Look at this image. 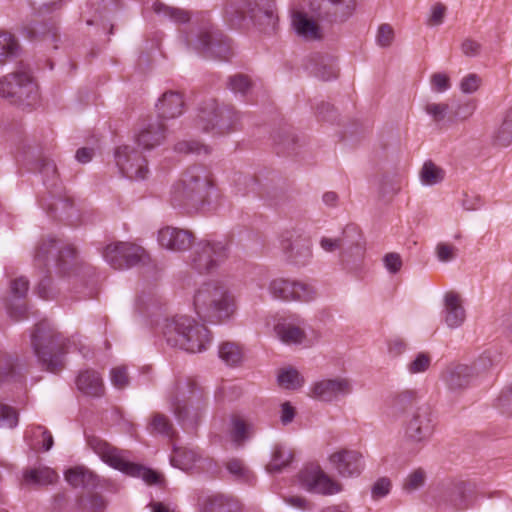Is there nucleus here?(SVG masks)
Masks as SVG:
<instances>
[{"label": "nucleus", "mask_w": 512, "mask_h": 512, "mask_svg": "<svg viewBox=\"0 0 512 512\" xmlns=\"http://www.w3.org/2000/svg\"><path fill=\"white\" fill-rule=\"evenodd\" d=\"M17 424V412L12 407L0 402V428L12 429Z\"/></svg>", "instance_id": "obj_38"}, {"label": "nucleus", "mask_w": 512, "mask_h": 512, "mask_svg": "<svg viewBox=\"0 0 512 512\" xmlns=\"http://www.w3.org/2000/svg\"><path fill=\"white\" fill-rule=\"evenodd\" d=\"M430 82L432 89L440 93L447 91L451 86L449 76L442 72L432 74Z\"/></svg>", "instance_id": "obj_46"}, {"label": "nucleus", "mask_w": 512, "mask_h": 512, "mask_svg": "<svg viewBox=\"0 0 512 512\" xmlns=\"http://www.w3.org/2000/svg\"><path fill=\"white\" fill-rule=\"evenodd\" d=\"M297 481L307 491L331 496L343 490L342 484L327 474L319 465H310L301 470Z\"/></svg>", "instance_id": "obj_9"}, {"label": "nucleus", "mask_w": 512, "mask_h": 512, "mask_svg": "<svg viewBox=\"0 0 512 512\" xmlns=\"http://www.w3.org/2000/svg\"><path fill=\"white\" fill-rule=\"evenodd\" d=\"M466 318L465 309L460 296L449 292L444 299V321L449 328L460 327Z\"/></svg>", "instance_id": "obj_17"}, {"label": "nucleus", "mask_w": 512, "mask_h": 512, "mask_svg": "<svg viewBox=\"0 0 512 512\" xmlns=\"http://www.w3.org/2000/svg\"><path fill=\"white\" fill-rule=\"evenodd\" d=\"M219 357L227 365L235 366L241 363L243 352L237 344L225 342L219 346Z\"/></svg>", "instance_id": "obj_34"}, {"label": "nucleus", "mask_w": 512, "mask_h": 512, "mask_svg": "<svg viewBox=\"0 0 512 512\" xmlns=\"http://www.w3.org/2000/svg\"><path fill=\"white\" fill-rule=\"evenodd\" d=\"M462 52L469 57L479 55L481 51V45L475 40L466 39L461 45Z\"/></svg>", "instance_id": "obj_60"}, {"label": "nucleus", "mask_w": 512, "mask_h": 512, "mask_svg": "<svg viewBox=\"0 0 512 512\" xmlns=\"http://www.w3.org/2000/svg\"><path fill=\"white\" fill-rule=\"evenodd\" d=\"M425 479V472L422 469H416L407 476L404 489L408 492L415 491L424 485Z\"/></svg>", "instance_id": "obj_42"}, {"label": "nucleus", "mask_w": 512, "mask_h": 512, "mask_svg": "<svg viewBox=\"0 0 512 512\" xmlns=\"http://www.w3.org/2000/svg\"><path fill=\"white\" fill-rule=\"evenodd\" d=\"M395 39L394 29L390 24L384 23L378 27L376 43L382 48L390 47Z\"/></svg>", "instance_id": "obj_39"}, {"label": "nucleus", "mask_w": 512, "mask_h": 512, "mask_svg": "<svg viewBox=\"0 0 512 512\" xmlns=\"http://www.w3.org/2000/svg\"><path fill=\"white\" fill-rule=\"evenodd\" d=\"M476 109V104L472 101L466 102L461 104L457 111L455 112V115L457 118L465 120L471 117Z\"/></svg>", "instance_id": "obj_62"}, {"label": "nucleus", "mask_w": 512, "mask_h": 512, "mask_svg": "<svg viewBox=\"0 0 512 512\" xmlns=\"http://www.w3.org/2000/svg\"><path fill=\"white\" fill-rule=\"evenodd\" d=\"M11 291L16 297H22L28 291V281L24 277L15 279L11 284Z\"/></svg>", "instance_id": "obj_64"}, {"label": "nucleus", "mask_w": 512, "mask_h": 512, "mask_svg": "<svg viewBox=\"0 0 512 512\" xmlns=\"http://www.w3.org/2000/svg\"><path fill=\"white\" fill-rule=\"evenodd\" d=\"M431 364V358L426 353H418L415 358L407 365L410 374H418L425 372Z\"/></svg>", "instance_id": "obj_41"}, {"label": "nucleus", "mask_w": 512, "mask_h": 512, "mask_svg": "<svg viewBox=\"0 0 512 512\" xmlns=\"http://www.w3.org/2000/svg\"><path fill=\"white\" fill-rule=\"evenodd\" d=\"M497 407L502 413L512 416V392L508 387L499 395L497 399Z\"/></svg>", "instance_id": "obj_50"}, {"label": "nucleus", "mask_w": 512, "mask_h": 512, "mask_svg": "<svg viewBox=\"0 0 512 512\" xmlns=\"http://www.w3.org/2000/svg\"><path fill=\"white\" fill-rule=\"evenodd\" d=\"M172 406L175 416L184 426H194L200 418L199 410L189 407L185 402L175 401Z\"/></svg>", "instance_id": "obj_31"}, {"label": "nucleus", "mask_w": 512, "mask_h": 512, "mask_svg": "<svg viewBox=\"0 0 512 512\" xmlns=\"http://www.w3.org/2000/svg\"><path fill=\"white\" fill-rule=\"evenodd\" d=\"M165 137L163 124L157 121L142 127L136 135V142L143 149L149 150L160 145Z\"/></svg>", "instance_id": "obj_20"}, {"label": "nucleus", "mask_w": 512, "mask_h": 512, "mask_svg": "<svg viewBox=\"0 0 512 512\" xmlns=\"http://www.w3.org/2000/svg\"><path fill=\"white\" fill-rule=\"evenodd\" d=\"M193 235L188 230L164 226L157 231V243L162 249L182 252L190 248Z\"/></svg>", "instance_id": "obj_14"}, {"label": "nucleus", "mask_w": 512, "mask_h": 512, "mask_svg": "<svg viewBox=\"0 0 512 512\" xmlns=\"http://www.w3.org/2000/svg\"><path fill=\"white\" fill-rule=\"evenodd\" d=\"M481 85V78L477 74H468L460 82V89L463 93L471 94L476 92Z\"/></svg>", "instance_id": "obj_47"}, {"label": "nucleus", "mask_w": 512, "mask_h": 512, "mask_svg": "<svg viewBox=\"0 0 512 512\" xmlns=\"http://www.w3.org/2000/svg\"><path fill=\"white\" fill-rule=\"evenodd\" d=\"M287 281L283 278L273 279L270 284V292L275 298H285Z\"/></svg>", "instance_id": "obj_56"}, {"label": "nucleus", "mask_w": 512, "mask_h": 512, "mask_svg": "<svg viewBox=\"0 0 512 512\" xmlns=\"http://www.w3.org/2000/svg\"><path fill=\"white\" fill-rule=\"evenodd\" d=\"M435 419L427 407H417L408 416L404 425V440L414 450H420L432 437Z\"/></svg>", "instance_id": "obj_7"}, {"label": "nucleus", "mask_w": 512, "mask_h": 512, "mask_svg": "<svg viewBox=\"0 0 512 512\" xmlns=\"http://www.w3.org/2000/svg\"><path fill=\"white\" fill-rule=\"evenodd\" d=\"M104 508L105 502L99 496L92 497L82 502V509L85 512H102Z\"/></svg>", "instance_id": "obj_54"}, {"label": "nucleus", "mask_w": 512, "mask_h": 512, "mask_svg": "<svg viewBox=\"0 0 512 512\" xmlns=\"http://www.w3.org/2000/svg\"><path fill=\"white\" fill-rule=\"evenodd\" d=\"M201 512H226V507L221 499L214 497H203L199 502Z\"/></svg>", "instance_id": "obj_44"}, {"label": "nucleus", "mask_w": 512, "mask_h": 512, "mask_svg": "<svg viewBox=\"0 0 512 512\" xmlns=\"http://www.w3.org/2000/svg\"><path fill=\"white\" fill-rule=\"evenodd\" d=\"M19 53V44L9 32H0V67L4 66Z\"/></svg>", "instance_id": "obj_26"}, {"label": "nucleus", "mask_w": 512, "mask_h": 512, "mask_svg": "<svg viewBox=\"0 0 512 512\" xmlns=\"http://www.w3.org/2000/svg\"><path fill=\"white\" fill-rule=\"evenodd\" d=\"M293 26L297 35L306 41H316L322 38L320 26L305 14H294Z\"/></svg>", "instance_id": "obj_22"}, {"label": "nucleus", "mask_w": 512, "mask_h": 512, "mask_svg": "<svg viewBox=\"0 0 512 512\" xmlns=\"http://www.w3.org/2000/svg\"><path fill=\"white\" fill-rule=\"evenodd\" d=\"M0 98L13 104L31 105L36 102L39 88L30 69L19 67L0 77Z\"/></svg>", "instance_id": "obj_5"}, {"label": "nucleus", "mask_w": 512, "mask_h": 512, "mask_svg": "<svg viewBox=\"0 0 512 512\" xmlns=\"http://www.w3.org/2000/svg\"><path fill=\"white\" fill-rule=\"evenodd\" d=\"M228 256L229 246L225 241H205L193 251L191 265L199 272H210L223 264Z\"/></svg>", "instance_id": "obj_8"}, {"label": "nucleus", "mask_w": 512, "mask_h": 512, "mask_svg": "<svg viewBox=\"0 0 512 512\" xmlns=\"http://www.w3.org/2000/svg\"><path fill=\"white\" fill-rule=\"evenodd\" d=\"M305 382L304 376L298 370L290 367V390H300Z\"/></svg>", "instance_id": "obj_63"}, {"label": "nucleus", "mask_w": 512, "mask_h": 512, "mask_svg": "<svg viewBox=\"0 0 512 512\" xmlns=\"http://www.w3.org/2000/svg\"><path fill=\"white\" fill-rule=\"evenodd\" d=\"M153 7L156 13L160 14L163 12L164 15H167L176 22L185 23L190 18L187 12L175 8L165 7L159 2L155 3Z\"/></svg>", "instance_id": "obj_40"}, {"label": "nucleus", "mask_w": 512, "mask_h": 512, "mask_svg": "<svg viewBox=\"0 0 512 512\" xmlns=\"http://www.w3.org/2000/svg\"><path fill=\"white\" fill-rule=\"evenodd\" d=\"M457 248L447 243H439L436 247V254L441 262H449L456 256Z\"/></svg>", "instance_id": "obj_51"}, {"label": "nucleus", "mask_w": 512, "mask_h": 512, "mask_svg": "<svg viewBox=\"0 0 512 512\" xmlns=\"http://www.w3.org/2000/svg\"><path fill=\"white\" fill-rule=\"evenodd\" d=\"M66 481L74 487L94 484L96 476L83 466L71 468L65 473Z\"/></svg>", "instance_id": "obj_30"}, {"label": "nucleus", "mask_w": 512, "mask_h": 512, "mask_svg": "<svg viewBox=\"0 0 512 512\" xmlns=\"http://www.w3.org/2000/svg\"><path fill=\"white\" fill-rule=\"evenodd\" d=\"M353 384L348 377L323 378L313 382L309 388V397L324 403H334L341 397L350 395Z\"/></svg>", "instance_id": "obj_10"}, {"label": "nucleus", "mask_w": 512, "mask_h": 512, "mask_svg": "<svg viewBox=\"0 0 512 512\" xmlns=\"http://www.w3.org/2000/svg\"><path fill=\"white\" fill-rule=\"evenodd\" d=\"M466 491V484L462 481H459L453 484L452 488L449 491V497L451 502L454 503L459 509H465L467 506L464 501V494Z\"/></svg>", "instance_id": "obj_43"}, {"label": "nucleus", "mask_w": 512, "mask_h": 512, "mask_svg": "<svg viewBox=\"0 0 512 512\" xmlns=\"http://www.w3.org/2000/svg\"><path fill=\"white\" fill-rule=\"evenodd\" d=\"M391 490V481L388 478L378 479L372 486L371 494L373 499H381L389 494Z\"/></svg>", "instance_id": "obj_48"}, {"label": "nucleus", "mask_w": 512, "mask_h": 512, "mask_svg": "<svg viewBox=\"0 0 512 512\" xmlns=\"http://www.w3.org/2000/svg\"><path fill=\"white\" fill-rule=\"evenodd\" d=\"M103 257L114 269H123L144 261L148 256L139 245L119 242L107 245Z\"/></svg>", "instance_id": "obj_11"}, {"label": "nucleus", "mask_w": 512, "mask_h": 512, "mask_svg": "<svg viewBox=\"0 0 512 512\" xmlns=\"http://www.w3.org/2000/svg\"><path fill=\"white\" fill-rule=\"evenodd\" d=\"M170 424L166 417L161 415L154 416L152 422H151V428L153 431L161 434H167L170 430Z\"/></svg>", "instance_id": "obj_58"}, {"label": "nucleus", "mask_w": 512, "mask_h": 512, "mask_svg": "<svg viewBox=\"0 0 512 512\" xmlns=\"http://www.w3.org/2000/svg\"><path fill=\"white\" fill-rule=\"evenodd\" d=\"M193 307L202 320L210 323L228 320L236 311L233 297L227 288L217 281L205 282L196 289Z\"/></svg>", "instance_id": "obj_1"}, {"label": "nucleus", "mask_w": 512, "mask_h": 512, "mask_svg": "<svg viewBox=\"0 0 512 512\" xmlns=\"http://www.w3.org/2000/svg\"><path fill=\"white\" fill-rule=\"evenodd\" d=\"M163 336L170 346L191 353L202 352L211 340L208 329L186 315L167 320L163 326Z\"/></svg>", "instance_id": "obj_2"}, {"label": "nucleus", "mask_w": 512, "mask_h": 512, "mask_svg": "<svg viewBox=\"0 0 512 512\" xmlns=\"http://www.w3.org/2000/svg\"><path fill=\"white\" fill-rule=\"evenodd\" d=\"M417 393L414 390H403L391 400L388 415L394 420L399 419L413 409L417 402Z\"/></svg>", "instance_id": "obj_21"}, {"label": "nucleus", "mask_w": 512, "mask_h": 512, "mask_svg": "<svg viewBox=\"0 0 512 512\" xmlns=\"http://www.w3.org/2000/svg\"><path fill=\"white\" fill-rule=\"evenodd\" d=\"M328 462L342 478L357 477L364 469L363 456L356 450L339 449L329 455Z\"/></svg>", "instance_id": "obj_13"}, {"label": "nucleus", "mask_w": 512, "mask_h": 512, "mask_svg": "<svg viewBox=\"0 0 512 512\" xmlns=\"http://www.w3.org/2000/svg\"><path fill=\"white\" fill-rule=\"evenodd\" d=\"M197 460V454L193 450L179 447L173 448V454L170 457L172 466L184 471L192 469Z\"/></svg>", "instance_id": "obj_28"}, {"label": "nucleus", "mask_w": 512, "mask_h": 512, "mask_svg": "<svg viewBox=\"0 0 512 512\" xmlns=\"http://www.w3.org/2000/svg\"><path fill=\"white\" fill-rule=\"evenodd\" d=\"M269 325L272 327L273 335L281 342H288V323L285 314L272 316Z\"/></svg>", "instance_id": "obj_36"}, {"label": "nucleus", "mask_w": 512, "mask_h": 512, "mask_svg": "<svg viewBox=\"0 0 512 512\" xmlns=\"http://www.w3.org/2000/svg\"><path fill=\"white\" fill-rule=\"evenodd\" d=\"M216 194L214 181L209 172L203 168L188 170L171 191L175 205H202Z\"/></svg>", "instance_id": "obj_4"}, {"label": "nucleus", "mask_w": 512, "mask_h": 512, "mask_svg": "<svg viewBox=\"0 0 512 512\" xmlns=\"http://www.w3.org/2000/svg\"><path fill=\"white\" fill-rule=\"evenodd\" d=\"M177 149L180 151V152H185V153H188V152H193V153H208V148L202 144H199L197 142H184V143H180L178 144L177 146Z\"/></svg>", "instance_id": "obj_61"}, {"label": "nucleus", "mask_w": 512, "mask_h": 512, "mask_svg": "<svg viewBox=\"0 0 512 512\" xmlns=\"http://www.w3.org/2000/svg\"><path fill=\"white\" fill-rule=\"evenodd\" d=\"M26 438L33 449L48 451L53 446L52 435L43 427L38 426L26 431Z\"/></svg>", "instance_id": "obj_27"}, {"label": "nucleus", "mask_w": 512, "mask_h": 512, "mask_svg": "<svg viewBox=\"0 0 512 512\" xmlns=\"http://www.w3.org/2000/svg\"><path fill=\"white\" fill-rule=\"evenodd\" d=\"M78 389L86 395L99 396L103 392V382L95 371H85L77 378Z\"/></svg>", "instance_id": "obj_25"}, {"label": "nucleus", "mask_w": 512, "mask_h": 512, "mask_svg": "<svg viewBox=\"0 0 512 512\" xmlns=\"http://www.w3.org/2000/svg\"><path fill=\"white\" fill-rule=\"evenodd\" d=\"M316 296L312 285L304 281H293L290 283V301L309 302Z\"/></svg>", "instance_id": "obj_32"}, {"label": "nucleus", "mask_w": 512, "mask_h": 512, "mask_svg": "<svg viewBox=\"0 0 512 512\" xmlns=\"http://www.w3.org/2000/svg\"><path fill=\"white\" fill-rule=\"evenodd\" d=\"M250 87L249 79L243 75H237L230 80V88L234 92L245 93Z\"/></svg>", "instance_id": "obj_55"}, {"label": "nucleus", "mask_w": 512, "mask_h": 512, "mask_svg": "<svg viewBox=\"0 0 512 512\" xmlns=\"http://www.w3.org/2000/svg\"><path fill=\"white\" fill-rule=\"evenodd\" d=\"M491 142L496 147H508L512 144V110H509L494 128Z\"/></svg>", "instance_id": "obj_24"}, {"label": "nucleus", "mask_w": 512, "mask_h": 512, "mask_svg": "<svg viewBox=\"0 0 512 512\" xmlns=\"http://www.w3.org/2000/svg\"><path fill=\"white\" fill-rule=\"evenodd\" d=\"M446 8L442 4H435L431 8V14L428 24L431 26L439 25L443 22Z\"/></svg>", "instance_id": "obj_57"}, {"label": "nucleus", "mask_w": 512, "mask_h": 512, "mask_svg": "<svg viewBox=\"0 0 512 512\" xmlns=\"http://www.w3.org/2000/svg\"><path fill=\"white\" fill-rule=\"evenodd\" d=\"M253 433L254 428L252 424L247 423L241 419H236L233 421L231 438L235 443H242L244 440L248 439Z\"/></svg>", "instance_id": "obj_35"}, {"label": "nucleus", "mask_w": 512, "mask_h": 512, "mask_svg": "<svg viewBox=\"0 0 512 512\" xmlns=\"http://www.w3.org/2000/svg\"><path fill=\"white\" fill-rule=\"evenodd\" d=\"M111 382L116 388H124L128 384L126 368L123 366L113 368L111 370Z\"/></svg>", "instance_id": "obj_53"}, {"label": "nucleus", "mask_w": 512, "mask_h": 512, "mask_svg": "<svg viewBox=\"0 0 512 512\" xmlns=\"http://www.w3.org/2000/svg\"><path fill=\"white\" fill-rule=\"evenodd\" d=\"M444 176V170L432 161L425 162L420 171V180L422 184L427 186H433L442 182Z\"/></svg>", "instance_id": "obj_33"}, {"label": "nucleus", "mask_w": 512, "mask_h": 512, "mask_svg": "<svg viewBox=\"0 0 512 512\" xmlns=\"http://www.w3.org/2000/svg\"><path fill=\"white\" fill-rule=\"evenodd\" d=\"M316 334L302 319L290 316V346L307 348L314 344Z\"/></svg>", "instance_id": "obj_16"}, {"label": "nucleus", "mask_w": 512, "mask_h": 512, "mask_svg": "<svg viewBox=\"0 0 512 512\" xmlns=\"http://www.w3.org/2000/svg\"><path fill=\"white\" fill-rule=\"evenodd\" d=\"M227 469L237 479L246 482H251L254 479V475L250 469L241 460L231 459L227 463Z\"/></svg>", "instance_id": "obj_37"}, {"label": "nucleus", "mask_w": 512, "mask_h": 512, "mask_svg": "<svg viewBox=\"0 0 512 512\" xmlns=\"http://www.w3.org/2000/svg\"><path fill=\"white\" fill-rule=\"evenodd\" d=\"M284 456V451H282L281 449L276 448L273 451L271 461L267 466V471L270 474L278 473L282 470L283 467H285L286 460Z\"/></svg>", "instance_id": "obj_49"}, {"label": "nucleus", "mask_w": 512, "mask_h": 512, "mask_svg": "<svg viewBox=\"0 0 512 512\" xmlns=\"http://www.w3.org/2000/svg\"><path fill=\"white\" fill-rule=\"evenodd\" d=\"M57 479V474L49 467H39L24 473V481L32 485H47Z\"/></svg>", "instance_id": "obj_29"}, {"label": "nucleus", "mask_w": 512, "mask_h": 512, "mask_svg": "<svg viewBox=\"0 0 512 512\" xmlns=\"http://www.w3.org/2000/svg\"><path fill=\"white\" fill-rule=\"evenodd\" d=\"M312 257L310 238L296 230L290 235V261L296 265H306Z\"/></svg>", "instance_id": "obj_15"}, {"label": "nucleus", "mask_w": 512, "mask_h": 512, "mask_svg": "<svg viewBox=\"0 0 512 512\" xmlns=\"http://www.w3.org/2000/svg\"><path fill=\"white\" fill-rule=\"evenodd\" d=\"M464 364H456L447 367L443 373V379L451 390H459L468 386L473 378V370Z\"/></svg>", "instance_id": "obj_18"}, {"label": "nucleus", "mask_w": 512, "mask_h": 512, "mask_svg": "<svg viewBox=\"0 0 512 512\" xmlns=\"http://www.w3.org/2000/svg\"><path fill=\"white\" fill-rule=\"evenodd\" d=\"M163 336L170 346L191 353L202 352L211 340L208 329L186 315L167 320L163 326Z\"/></svg>", "instance_id": "obj_3"}, {"label": "nucleus", "mask_w": 512, "mask_h": 512, "mask_svg": "<svg viewBox=\"0 0 512 512\" xmlns=\"http://www.w3.org/2000/svg\"><path fill=\"white\" fill-rule=\"evenodd\" d=\"M115 162L122 174L130 179L143 180L148 175V167L143 157L128 145L116 148Z\"/></svg>", "instance_id": "obj_12"}, {"label": "nucleus", "mask_w": 512, "mask_h": 512, "mask_svg": "<svg viewBox=\"0 0 512 512\" xmlns=\"http://www.w3.org/2000/svg\"><path fill=\"white\" fill-rule=\"evenodd\" d=\"M93 451L103 462L122 473L143 479L148 484H159L161 476L150 469L136 465L129 461L125 452L118 450L107 442L100 439L90 440Z\"/></svg>", "instance_id": "obj_6"}, {"label": "nucleus", "mask_w": 512, "mask_h": 512, "mask_svg": "<svg viewBox=\"0 0 512 512\" xmlns=\"http://www.w3.org/2000/svg\"><path fill=\"white\" fill-rule=\"evenodd\" d=\"M383 262L385 268L392 274L399 272L402 267V258L395 252L386 254L383 258Z\"/></svg>", "instance_id": "obj_52"}, {"label": "nucleus", "mask_w": 512, "mask_h": 512, "mask_svg": "<svg viewBox=\"0 0 512 512\" xmlns=\"http://www.w3.org/2000/svg\"><path fill=\"white\" fill-rule=\"evenodd\" d=\"M234 116V112L227 108L217 109L209 113L203 112L199 119V126L205 131L213 130L216 126L220 131L229 130L232 128V123L229 120Z\"/></svg>", "instance_id": "obj_19"}, {"label": "nucleus", "mask_w": 512, "mask_h": 512, "mask_svg": "<svg viewBox=\"0 0 512 512\" xmlns=\"http://www.w3.org/2000/svg\"><path fill=\"white\" fill-rule=\"evenodd\" d=\"M183 105L182 96L178 93L170 92L165 93L159 99L156 107L161 118L172 119L182 114Z\"/></svg>", "instance_id": "obj_23"}, {"label": "nucleus", "mask_w": 512, "mask_h": 512, "mask_svg": "<svg viewBox=\"0 0 512 512\" xmlns=\"http://www.w3.org/2000/svg\"><path fill=\"white\" fill-rule=\"evenodd\" d=\"M425 111L434 121L440 122L446 117L449 106L446 103H428L425 106Z\"/></svg>", "instance_id": "obj_45"}, {"label": "nucleus", "mask_w": 512, "mask_h": 512, "mask_svg": "<svg viewBox=\"0 0 512 512\" xmlns=\"http://www.w3.org/2000/svg\"><path fill=\"white\" fill-rule=\"evenodd\" d=\"M319 244H320V247L325 252H329V253L339 250L343 245L342 240L340 238H329V237H322L320 239Z\"/></svg>", "instance_id": "obj_59"}]
</instances>
